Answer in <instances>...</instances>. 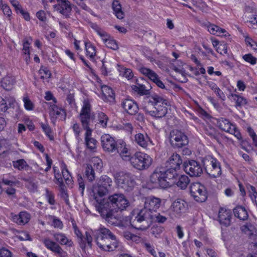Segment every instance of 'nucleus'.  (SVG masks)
<instances>
[{"label": "nucleus", "mask_w": 257, "mask_h": 257, "mask_svg": "<svg viewBox=\"0 0 257 257\" xmlns=\"http://www.w3.org/2000/svg\"><path fill=\"white\" fill-rule=\"evenodd\" d=\"M219 127L222 130L228 132L234 136L239 140L241 139L240 132L236 129L235 126L231 123L228 120L221 118L218 121Z\"/></svg>", "instance_id": "14"}, {"label": "nucleus", "mask_w": 257, "mask_h": 257, "mask_svg": "<svg viewBox=\"0 0 257 257\" xmlns=\"http://www.w3.org/2000/svg\"><path fill=\"white\" fill-rule=\"evenodd\" d=\"M208 31L212 35L219 36L221 33H226L225 30L222 29L218 26L211 24H209L207 26Z\"/></svg>", "instance_id": "33"}, {"label": "nucleus", "mask_w": 257, "mask_h": 257, "mask_svg": "<svg viewBox=\"0 0 257 257\" xmlns=\"http://www.w3.org/2000/svg\"><path fill=\"white\" fill-rule=\"evenodd\" d=\"M167 163L171 169V170H168L169 171L176 172V170L180 169L182 164V159L179 154L173 153L169 155Z\"/></svg>", "instance_id": "16"}, {"label": "nucleus", "mask_w": 257, "mask_h": 257, "mask_svg": "<svg viewBox=\"0 0 257 257\" xmlns=\"http://www.w3.org/2000/svg\"><path fill=\"white\" fill-rule=\"evenodd\" d=\"M23 52L24 54H30V44L29 43L28 41L27 40H25L23 42Z\"/></svg>", "instance_id": "53"}, {"label": "nucleus", "mask_w": 257, "mask_h": 257, "mask_svg": "<svg viewBox=\"0 0 257 257\" xmlns=\"http://www.w3.org/2000/svg\"><path fill=\"white\" fill-rule=\"evenodd\" d=\"M161 200L159 198L154 196H150L145 198L144 202V208L137 213V215L135 216V219L131 221V225L137 229H145L149 226L142 225L139 226L138 223H141L145 221V218H148V212L151 214L155 212L160 208L161 205Z\"/></svg>", "instance_id": "4"}, {"label": "nucleus", "mask_w": 257, "mask_h": 257, "mask_svg": "<svg viewBox=\"0 0 257 257\" xmlns=\"http://www.w3.org/2000/svg\"><path fill=\"white\" fill-rule=\"evenodd\" d=\"M45 98L47 100H52L54 103L56 102V98L53 96V94L50 91H47L46 92V95Z\"/></svg>", "instance_id": "62"}, {"label": "nucleus", "mask_w": 257, "mask_h": 257, "mask_svg": "<svg viewBox=\"0 0 257 257\" xmlns=\"http://www.w3.org/2000/svg\"><path fill=\"white\" fill-rule=\"evenodd\" d=\"M23 101L25 107L27 110L31 111L33 109L34 106V104L28 97H25L23 98Z\"/></svg>", "instance_id": "48"}, {"label": "nucleus", "mask_w": 257, "mask_h": 257, "mask_svg": "<svg viewBox=\"0 0 257 257\" xmlns=\"http://www.w3.org/2000/svg\"><path fill=\"white\" fill-rule=\"evenodd\" d=\"M39 73L42 79H48L51 75L50 71L46 67H41L39 70Z\"/></svg>", "instance_id": "40"}, {"label": "nucleus", "mask_w": 257, "mask_h": 257, "mask_svg": "<svg viewBox=\"0 0 257 257\" xmlns=\"http://www.w3.org/2000/svg\"><path fill=\"white\" fill-rule=\"evenodd\" d=\"M97 34L102 38L105 45L108 48L114 50L118 48L116 41L114 40L110 39L105 32L98 30Z\"/></svg>", "instance_id": "22"}, {"label": "nucleus", "mask_w": 257, "mask_h": 257, "mask_svg": "<svg viewBox=\"0 0 257 257\" xmlns=\"http://www.w3.org/2000/svg\"><path fill=\"white\" fill-rule=\"evenodd\" d=\"M114 177L116 183L120 187L128 189L134 185V182L131 179L130 175L124 172L116 173L114 175Z\"/></svg>", "instance_id": "9"}, {"label": "nucleus", "mask_w": 257, "mask_h": 257, "mask_svg": "<svg viewBox=\"0 0 257 257\" xmlns=\"http://www.w3.org/2000/svg\"><path fill=\"white\" fill-rule=\"evenodd\" d=\"M1 257H12L11 251L7 248H2L0 249Z\"/></svg>", "instance_id": "56"}, {"label": "nucleus", "mask_w": 257, "mask_h": 257, "mask_svg": "<svg viewBox=\"0 0 257 257\" xmlns=\"http://www.w3.org/2000/svg\"><path fill=\"white\" fill-rule=\"evenodd\" d=\"M1 7L5 15H7L8 16H10L11 15L12 11L9 6L6 5L2 4Z\"/></svg>", "instance_id": "57"}, {"label": "nucleus", "mask_w": 257, "mask_h": 257, "mask_svg": "<svg viewBox=\"0 0 257 257\" xmlns=\"http://www.w3.org/2000/svg\"><path fill=\"white\" fill-rule=\"evenodd\" d=\"M48 219L50 221H52V225L55 227L62 228L63 226L62 222L56 218L55 217L52 216H49Z\"/></svg>", "instance_id": "45"}, {"label": "nucleus", "mask_w": 257, "mask_h": 257, "mask_svg": "<svg viewBox=\"0 0 257 257\" xmlns=\"http://www.w3.org/2000/svg\"><path fill=\"white\" fill-rule=\"evenodd\" d=\"M145 246L147 250L151 253L152 255H153L155 257H158L157 254H156V251L154 250L153 248H152L150 244L148 243H146Z\"/></svg>", "instance_id": "64"}, {"label": "nucleus", "mask_w": 257, "mask_h": 257, "mask_svg": "<svg viewBox=\"0 0 257 257\" xmlns=\"http://www.w3.org/2000/svg\"><path fill=\"white\" fill-rule=\"evenodd\" d=\"M249 23L253 28H257V16H254L251 17Z\"/></svg>", "instance_id": "63"}, {"label": "nucleus", "mask_w": 257, "mask_h": 257, "mask_svg": "<svg viewBox=\"0 0 257 257\" xmlns=\"http://www.w3.org/2000/svg\"><path fill=\"white\" fill-rule=\"evenodd\" d=\"M15 83V79L12 76H6L1 81L2 86L7 90H11Z\"/></svg>", "instance_id": "32"}, {"label": "nucleus", "mask_w": 257, "mask_h": 257, "mask_svg": "<svg viewBox=\"0 0 257 257\" xmlns=\"http://www.w3.org/2000/svg\"><path fill=\"white\" fill-rule=\"evenodd\" d=\"M42 128L46 134V135L49 137L50 140H52L53 139V136L51 131V128L47 125L43 124L42 125Z\"/></svg>", "instance_id": "52"}, {"label": "nucleus", "mask_w": 257, "mask_h": 257, "mask_svg": "<svg viewBox=\"0 0 257 257\" xmlns=\"http://www.w3.org/2000/svg\"><path fill=\"white\" fill-rule=\"evenodd\" d=\"M228 98L234 100L236 103V105L237 106H241L245 104L246 103V101L245 98L235 94H231L229 95Z\"/></svg>", "instance_id": "36"}, {"label": "nucleus", "mask_w": 257, "mask_h": 257, "mask_svg": "<svg viewBox=\"0 0 257 257\" xmlns=\"http://www.w3.org/2000/svg\"><path fill=\"white\" fill-rule=\"evenodd\" d=\"M75 233L79 239V243L81 248H85L87 247H91L92 237L91 236L93 232L91 230L87 231L85 233V237H83L82 234L77 228L76 225L73 223Z\"/></svg>", "instance_id": "12"}, {"label": "nucleus", "mask_w": 257, "mask_h": 257, "mask_svg": "<svg viewBox=\"0 0 257 257\" xmlns=\"http://www.w3.org/2000/svg\"><path fill=\"white\" fill-rule=\"evenodd\" d=\"M55 239L61 244H66L68 246H72L73 242L71 240L68 239L66 236L61 233L56 234L54 235Z\"/></svg>", "instance_id": "35"}, {"label": "nucleus", "mask_w": 257, "mask_h": 257, "mask_svg": "<svg viewBox=\"0 0 257 257\" xmlns=\"http://www.w3.org/2000/svg\"><path fill=\"white\" fill-rule=\"evenodd\" d=\"M103 204L104 209L108 212L110 217L114 218L115 219H112L114 223L108 221L106 216L100 214L101 216L110 224L116 225L118 224V219L115 213L119 210H124L129 206V202L123 194L116 193L109 196L108 198L104 197Z\"/></svg>", "instance_id": "2"}, {"label": "nucleus", "mask_w": 257, "mask_h": 257, "mask_svg": "<svg viewBox=\"0 0 257 257\" xmlns=\"http://www.w3.org/2000/svg\"><path fill=\"white\" fill-rule=\"evenodd\" d=\"M123 75L128 80L132 79L134 76L132 70L130 69L126 68L124 69L123 72Z\"/></svg>", "instance_id": "55"}, {"label": "nucleus", "mask_w": 257, "mask_h": 257, "mask_svg": "<svg viewBox=\"0 0 257 257\" xmlns=\"http://www.w3.org/2000/svg\"><path fill=\"white\" fill-rule=\"evenodd\" d=\"M234 216L240 220H244L248 218V212L245 207L237 206L233 209Z\"/></svg>", "instance_id": "29"}, {"label": "nucleus", "mask_w": 257, "mask_h": 257, "mask_svg": "<svg viewBox=\"0 0 257 257\" xmlns=\"http://www.w3.org/2000/svg\"><path fill=\"white\" fill-rule=\"evenodd\" d=\"M176 175L175 171H161L156 170L150 176L147 182V187L149 189L159 187L165 189L176 184L180 188L185 189L190 182L189 178L186 175H181L174 181V179Z\"/></svg>", "instance_id": "1"}, {"label": "nucleus", "mask_w": 257, "mask_h": 257, "mask_svg": "<svg viewBox=\"0 0 257 257\" xmlns=\"http://www.w3.org/2000/svg\"><path fill=\"white\" fill-rule=\"evenodd\" d=\"M62 173L63 177L65 180L66 183L70 184L71 182V177L65 166H64L62 169Z\"/></svg>", "instance_id": "47"}, {"label": "nucleus", "mask_w": 257, "mask_h": 257, "mask_svg": "<svg viewBox=\"0 0 257 257\" xmlns=\"http://www.w3.org/2000/svg\"><path fill=\"white\" fill-rule=\"evenodd\" d=\"M102 99L104 101L112 103L114 101L115 95L113 90L109 86L103 85L101 87Z\"/></svg>", "instance_id": "21"}, {"label": "nucleus", "mask_w": 257, "mask_h": 257, "mask_svg": "<svg viewBox=\"0 0 257 257\" xmlns=\"http://www.w3.org/2000/svg\"><path fill=\"white\" fill-rule=\"evenodd\" d=\"M140 71L141 73L147 76L150 80L153 81L156 84H157V81H159L160 78L158 75L152 70L146 68L142 67Z\"/></svg>", "instance_id": "28"}, {"label": "nucleus", "mask_w": 257, "mask_h": 257, "mask_svg": "<svg viewBox=\"0 0 257 257\" xmlns=\"http://www.w3.org/2000/svg\"><path fill=\"white\" fill-rule=\"evenodd\" d=\"M85 174L89 180L92 181L94 179V172L91 165H88L87 166Z\"/></svg>", "instance_id": "41"}, {"label": "nucleus", "mask_w": 257, "mask_h": 257, "mask_svg": "<svg viewBox=\"0 0 257 257\" xmlns=\"http://www.w3.org/2000/svg\"><path fill=\"white\" fill-rule=\"evenodd\" d=\"M121 106L125 111L129 112H137L139 110L138 105L136 102L132 99H126L121 102Z\"/></svg>", "instance_id": "26"}, {"label": "nucleus", "mask_w": 257, "mask_h": 257, "mask_svg": "<svg viewBox=\"0 0 257 257\" xmlns=\"http://www.w3.org/2000/svg\"><path fill=\"white\" fill-rule=\"evenodd\" d=\"M150 89L151 86L147 87L145 85L139 83L138 93L141 95H148L150 93L149 91Z\"/></svg>", "instance_id": "42"}, {"label": "nucleus", "mask_w": 257, "mask_h": 257, "mask_svg": "<svg viewBox=\"0 0 257 257\" xmlns=\"http://www.w3.org/2000/svg\"><path fill=\"white\" fill-rule=\"evenodd\" d=\"M98 114V120L102 127L106 125L108 118L105 113H97Z\"/></svg>", "instance_id": "46"}, {"label": "nucleus", "mask_w": 257, "mask_h": 257, "mask_svg": "<svg viewBox=\"0 0 257 257\" xmlns=\"http://www.w3.org/2000/svg\"><path fill=\"white\" fill-rule=\"evenodd\" d=\"M85 46L86 55L91 60H93L96 54L95 47L90 42H85Z\"/></svg>", "instance_id": "34"}, {"label": "nucleus", "mask_w": 257, "mask_h": 257, "mask_svg": "<svg viewBox=\"0 0 257 257\" xmlns=\"http://www.w3.org/2000/svg\"><path fill=\"white\" fill-rule=\"evenodd\" d=\"M210 87L214 92L217 95V96L222 100H224L225 96L223 92L219 89L216 84L212 83L210 84Z\"/></svg>", "instance_id": "38"}, {"label": "nucleus", "mask_w": 257, "mask_h": 257, "mask_svg": "<svg viewBox=\"0 0 257 257\" xmlns=\"http://www.w3.org/2000/svg\"><path fill=\"white\" fill-rule=\"evenodd\" d=\"M12 217L13 221L17 224L24 225L29 221L31 218V216L28 212L26 211H22L18 215H13Z\"/></svg>", "instance_id": "23"}, {"label": "nucleus", "mask_w": 257, "mask_h": 257, "mask_svg": "<svg viewBox=\"0 0 257 257\" xmlns=\"http://www.w3.org/2000/svg\"><path fill=\"white\" fill-rule=\"evenodd\" d=\"M7 144L6 140H0V155L4 153L6 151V145Z\"/></svg>", "instance_id": "58"}, {"label": "nucleus", "mask_w": 257, "mask_h": 257, "mask_svg": "<svg viewBox=\"0 0 257 257\" xmlns=\"http://www.w3.org/2000/svg\"><path fill=\"white\" fill-rule=\"evenodd\" d=\"M190 193L192 198L198 202H203L207 198V191L205 187L200 183H192L190 186Z\"/></svg>", "instance_id": "8"}, {"label": "nucleus", "mask_w": 257, "mask_h": 257, "mask_svg": "<svg viewBox=\"0 0 257 257\" xmlns=\"http://www.w3.org/2000/svg\"><path fill=\"white\" fill-rule=\"evenodd\" d=\"M58 4L53 6L55 11L65 15L68 16L72 10L71 5L68 0H57Z\"/></svg>", "instance_id": "17"}, {"label": "nucleus", "mask_w": 257, "mask_h": 257, "mask_svg": "<svg viewBox=\"0 0 257 257\" xmlns=\"http://www.w3.org/2000/svg\"><path fill=\"white\" fill-rule=\"evenodd\" d=\"M204 165L208 166L209 164L211 166V170L208 173L211 176L216 177L221 175V170L220 163L214 158L212 156L206 157L204 160Z\"/></svg>", "instance_id": "13"}, {"label": "nucleus", "mask_w": 257, "mask_h": 257, "mask_svg": "<svg viewBox=\"0 0 257 257\" xmlns=\"http://www.w3.org/2000/svg\"><path fill=\"white\" fill-rule=\"evenodd\" d=\"M101 145L103 150L109 152H114L116 148V142L109 134H104L101 138Z\"/></svg>", "instance_id": "15"}, {"label": "nucleus", "mask_w": 257, "mask_h": 257, "mask_svg": "<svg viewBox=\"0 0 257 257\" xmlns=\"http://www.w3.org/2000/svg\"><path fill=\"white\" fill-rule=\"evenodd\" d=\"M91 113H80V117L83 127L86 130L85 134V142L86 147L90 151L95 152L97 145V142L91 136L92 131L88 125L93 121V119L90 116Z\"/></svg>", "instance_id": "6"}, {"label": "nucleus", "mask_w": 257, "mask_h": 257, "mask_svg": "<svg viewBox=\"0 0 257 257\" xmlns=\"http://www.w3.org/2000/svg\"><path fill=\"white\" fill-rule=\"evenodd\" d=\"M8 109L5 100L0 97V112H5Z\"/></svg>", "instance_id": "59"}, {"label": "nucleus", "mask_w": 257, "mask_h": 257, "mask_svg": "<svg viewBox=\"0 0 257 257\" xmlns=\"http://www.w3.org/2000/svg\"><path fill=\"white\" fill-rule=\"evenodd\" d=\"M36 16L40 21L45 22L46 21V16L44 11H40L36 14Z\"/></svg>", "instance_id": "60"}, {"label": "nucleus", "mask_w": 257, "mask_h": 257, "mask_svg": "<svg viewBox=\"0 0 257 257\" xmlns=\"http://www.w3.org/2000/svg\"><path fill=\"white\" fill-rule=\"evenodd\" d=\"M134 142L145 149L149 146L154 145L152 141L147 135H145L142 133H138L135 135Z\"/></svg>", "instance_id": "18"}, {"label": "nucleus", "mask_w": 257, "mask_h": 257, "mask_svg": "<svg viewBox=\"0 0 257 257\" xmlns=\"http://www.w3.org/2000/svg\"><path fill=\"white\" fill-rule=\"evenodd\" d=\"M16 236L22 241H31L32 240L29 234L26 231L19 232Z\"/></svg>", "instance_id": "43"}, {"label": "nucleus", "mask_w": 257, "mask_h": 257, "mask_svg": "<svg viewBox=\"0 0 257 257\" xmlns=\"http://www.w3.org/2000/svg\"><path fill=\"white\" fill-rule=\"evenodd\" d=\"M91 105L88 100H84L81 112H89L91 111Z\"/></svg>", "instance_id": "50"}, {"label": "nucleus", "mask_w": 257, "mask_h": 257, "mask_svg": "<svg viewBox=\"0 0 257 257\" xmlns=\"http://www.w3.org/2000/svg\"><path fill=\"white\" fill-rule=\"evenodd\" d=\"M91 164L89 165L93 166L94 169L100 170L102 167V162L100 159L98 157L92 158L90 161Z\"/></svg>", "instance_id": "39"}, {"label": "nucleus", "mask_w": 257, "mask_h": 257, "mask_svg": "<svg viewBox=\"0 0 257 257\" xmlns=\"http://www.w3.org/2000/svg\"><path fill=\"white\" fill-rule=\"evenodd\" d=\"M241 229L244 233L249 236V237H253L257 234L256 227L251 224H247L242 226L241 227Z\"/></svg>", "instance_id": "30"}, {"label": "nucleus", "mask_w": 257, "mask_h": 257, "mask_svg": "<svg viewBox=\"0 0 257 257\" xmlns=\"http://www.w3.org/2000/svg\"><path fill=\"white\" fill-rule=\"evenodd\" d=\"M95 241L99 248L104 251H111L118 246L115 236L106 228H101L95 233Z\"/></svg>", "instance_id": "5"}, {"label": "nucleus", "mask_w": 257, "mask_h": 257, "mask_svg": "<svg viewBox=\"0 0 257 257\" xmlns=\"http://www.w3.org/2000/svg\"><path fill=\"white\" fill-rule=\"evenodd\" d=\"M247 131L250 137L252 138L253 143L255 146L257 147V135H256L255 133L250 126L247 127Z\"/></svg>", "instance_id": "51"}, {"label": "nucleus", "mask_w": 257, "mask_h": 257, "mask_svg": "<svg viewBox=\"0 0 257 257\" xmlns=\"http://www.w3.org/2000/svg\"><path fill=\"white\" fill-rule=\"evenodd\" d=\"M112 9L114 15L117 18L122 19L124 18V14L122 11L121 6L118 1H114L112 3Z\"/></svg>", "instance_id": "31"}, {"label": "nucleus", "mask_w": 257, "mask_h": 257, "mask_svg": "<svg viewBox=\"0 0 257 257\" xmlns=\"http://www.w3.org/2000/svg\"><path fill=\"white\" fill-rule=\"evenodd\" d=\"M242 58L246 62L250 63L251 65H254L256 63V58L250 54H245L243 56Z\"/></svg>", "instance_id": "49"}, {"label": "nucleus", "mask_w": 257, "mask_h": 257, "mask_svg": "<svg viewBox=\"0 0 257 257\" xmlns=\"http://www.w3.org/2000/svg\"><path fill=\"white\" fill-rule=\"evenodd\" d=\"M11 3L13 6L15 8L17 13H19V12L20 11V10L22 9V7L20 5L19 2L17 0H11Z\"/></svg>", "instance_id": "61"}, {"label": "nucleus", "mask_w": 257, "mask_h": 257, "mask_svg": "<svg viewBox=\"0 0 257 257\" xmlns=\"http://www.w3.org/2000/svg\"><path fill=\"white\" fill-rule=\"evenodd\" d=\"M111 179L107 176H101L97 185L93 187L92 189L93 195L96 201L95 207L96 210L102 215L106 216L108 221L114 223L112 219L114 218L110 217L108 212L104 209V196L108 193V187L111 185Z\"/></svg>", "instance_id": "3"}, {"label": "nucleus", "mask_w": 257, "mask_h": 257, "mask_svg": "<svg viewBox=\"0 0 257 257\" xmlns=\"http://www.w3.org/2000/svg\"><path fill=\"white\" fill-rule=\"evenodd\" d=\"M216 51L220 54H226L227 52V47L224 44H220L216 48Z\"/></svg>", "instance_id": "54"}, {"label": "nucleus", "mask_w": 257, "mask_h": 257, "mask_svg": "<svg viewBox=\"0 0 257 257\" xmlns=\"http://www.w3.org/2000/svg\"><path fill=\"white\" fill-rule=\"evenodd\" d=\"M187 206V203L184 200L177 199L173 202L171 209L175 213L180 214L185 211Z\"/></svg>", "instance_id": "20"}, {"label": "nucleus", "mask_w": 257, "mask_h": 257, "mask_svg": "<svg viewBox=\"0 0 257 257\" xmlns=\"http://www.w3.org/2000/svg\"><path fill=\"white\" fill-rule=\"evenodd\" d=\"M43 242L45 246L51 251L57 253L59 255H63L64 253L63 250L60 246L56 242L51 240L49 239H45Z\"/></svg>", "instance_id": "24"}, {"label": "nucleus", "mask_w": 257, "mask_h": 257, "mask_svg": "<svg viewBox=\"0 0 257 257\" xmlns=\"http://www.w3.org/2000/svg\"><path fill=\"white\" fill-rule=\"evenodd\" d=\"M185 172L190 176H199L202 173V169L199 164L194 160H187L184 162Z\"/></svg>", "instance_id": "10"}, {"label": "nucleus", "mask_w": 257, "mask_h": 257, "mask_svg": "<svg viewBox=\"0 0 257 257\" xmlns=\"http://www.w3.org/2000/svg\"><path fill=\"white\" fill-rule=\"evenodd\" d=\"M170 142L172 146L180 148L188 144V139L181 132L173 130L170 133Z\"/></svg>", "instance_id": "11"}, {"label": "nucleus", "mask_w": 257, "mask_h": 257, "mask_svg": "<svg viewBox=\"0 0 257 257\" xmlns=\"http://www.w3.org/2000/svg\"><path fill=\"white\" fill-rule=\"evenodd\" d=\"M14 168L20 170L24 169L27 166L26 162L24 160H19L13 162Z\"/></svg>", "instance_id": "44"}, {"label": "nucleus", "mask_w": 257, "mask_h": 257, "mask_svg": "<svg viewBox=\"0 0 257 257\" xmlns=\"http://www.w3.org/2000/svg\"><path fill=\"white\" fill-rule=\"evenodd\" d=\"M118 152L122 160L125 161H128L131 164L133 156H132L125 143H122L120 144V146L118 149Z\"/></svg>", "instance_id": "25"}, {"label": "nucleus", "mask_w": 257, "mask_h": 257, "mask_svg": "<svg viewBox=\"0 0 257 257\" xmlns=\"http://www.w3.org/2000/svg\"><path fill=\"white\" fill-rule=\"evenodd\" d=\"M167 220V218L160 213L153 212L151 213L150 212H148V218H145V221L143 222H157L159 223H164Z\"/></svg>", "instance_id": "27"}, {"label": "nucleus", "mask_w": 257, "mask_h": 257, "mask_svg": "<svg viewBox=\"0 0 257 257\" xmlns=\"http://www.w3.org/2000/svg\"><path fill=\"white\" fill-rule=\"evenodd\" d=\"M231 218V213L230 210L225 208H220L218 215V219L221 224L225 225L230 224Z\"/></svg>", "instance_id": "19"}, {"label": "nucleus", "mask_w": 257, "mask_h": 257, "mask_svg": "<svg viewBox=\"0 0 257 257\" xmlns=\"http://www.w3.org/2000/svg\"><path fill=\"white\" fill-rule=\"evenodd\" d=\"M153 159L143 152H137L133 156L131 165L136 169L143 171L148 169L152 164Z\"/></svg>", "instance_id": "7"}, {"label": "nucleus", "mask_w": 257, "mask_h": 257, "mask_svg": "<svg viewBox=\"0 0 257 257\" xmlns=\"http://www.w3.org/2000/svg\"><path fill=\"white\" fill-rule=\"evenodd\" d=\"M152 100H151L150 102L154 105H157L158 104H162L167 105L168 101L162 97H160L157 95H155L152 97Z\"/></svg>", "instance_id": "37"}]
</instances>
